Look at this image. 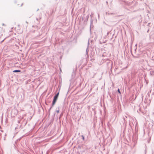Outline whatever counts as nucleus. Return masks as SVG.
<instances>
[{
  "instance_id": "obj_1",
  "label": "nucleus",
  "mask_w": 154,
  "mask_h": 154,
  "mask_svg": "<svg viewBox=\"0 0 154 154\" xmlns=\"http://www.w3.org/2000/svg\"><path fill=\"white\" fill-rule=\"evenodd\" d=\"M58 97H57L56 96H54V98L53 99V101L52 102V105L53 106L55 104V103H56V102L57 99Z\"/></svg>"
},
{
  "instance_id": "obj_2",
  "label": "nucleus",
  "mask_w": 154,
  "mask_h": 154,
  "mask_svg": "<svg viewBox=\"0 0 154 154\" xmlns=\"http://www.w3.org/2000/svg\"><path fill=\"white\" fill-rule=\"evenodd\" d=\"M20 72V70H14L13 71V72Z\"/></svg>"
},
{
  "instance_id": "obj_3",
  "label": "nucleus",
  "mask_w": 154,
  "mask_h": 154,
  "mask_svg": "<svg viewBox=\"0 0 154 154\" xmlns=\"http://www.w3.org/2000/svg\"><path fill=\"white\" fill-rule=\"evenodd\" d=\"M59 94V92L55 96H56L57 97H58Z\"/></svg>"
},
{
  "instance_id": "obj_4",
  "label": "nucleus",
  "mask_w": 154,
  "mask_h": 154,
  "mask_svg": "<svg viewBox=\"0 0 154 154\" xmlns=\"http://www.w3.org/2000/svg\"><path fill=\"white\" fill-rule=\"evenodd\" d=\"M118 92L120 93V94H121V92H120V90L119 89H118Z\"/></svg>"
},
{
  "instance_id": "obj_5",
  "label": "nucleus",
  "mask_w": 154,
  "mask_h": 154,
  "mask_svg": "<svg viewBox=\"0 0 154 154\" xmlns=\"http://www.w3.org/2000/svg\"><path fill=\"white\" fill-rule=\"evenodd\" d=\"M59 110H57V113H59Z\"/></svg>"
},
{
  "instance_id": "obj_6",
  "label": "nucleus",
  "mask_w": 154,
  "mask_h": 154,
  "mask_svg": "<svg viewBox=\"0 0 154 154\" xmlns=\"http://www.w3.org/2000/svg\"><path fill=\"white\" fill-rule=\"evenodd\" d=\"M98 17H99V14H98Z\"/></svg>"
},
{
  "instance_id": "obj_7",
  "label": "nucleus",
  "mask_w": 154,
  "mask_h": 154,
  "mask_svg": "<svg viewBox=\"0 0 154 154\" xmlns=\"http://www.w3.org/2000/svg\"><path fill=\"white\" fill-rule=\"evenodd\" d=\"M4 25V24H3V23L2 24V25Z\"/></svg>"
},
{
  "instance_id": "obj_8",
  "label": "nucleus",
  "mask_w": 154,
  "mask_h": 154,
  "mask_svg": "<svg viewBox=\"0 0 154 154\" xmlns=\"http://www.w3.org/2000/svg\"><path fill=\"white\" fill-rule=\"evenodd\" d=\"M83 139H84V137H83Z\"/></svg>"
}]
</instances>
